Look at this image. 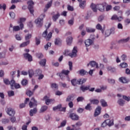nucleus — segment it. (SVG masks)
<instances>
[{
	"label": "nucleus",
	"instance_id": "f257e3e1",
	"mask_svg": "<svg viewBox=\"0 0 130 130\" xmlns=\"http://www.w3.org/2000/svg\"><path fill=\"white\" fill-rule=\"evenodd\" d=\"M29 106L30 108H34L33 109H31L29 111V115L30 116H33L34 114H36L37 113V101L35 100L34 98H31L30 101L29 103Z\"/></svg>",
	"mask_w": 130,
	"mask_h": 130
},
{
	"label": "nucleus",
	"instance_id": "f03ea898",
	"mask_svg": "<svg viewBox=\"0 0 130 130\" xmlns=\"http://www.w3.org/2000/svg\"><path fill=\"white\" fill-rule=\"evenodd\" d=\"M45 18V14H42L37 19L35 20V23L37 27H42L43 25V19Z\"/></svg>",
	"mask_w": 130,
	"mask_h": 130
},
{
	"label": "nucleus",
	"instance_id": "7ed1b4c3",
	"mask_svg": "<svg viewBox=\"0 0 130 130\" xmlns=\"http://www.w3.org/2000/svg\"><path fill=\"white\" fill-rule=\"evenodd\" d=\"M77 49V47H74L72 53H70V50H66L64 54L66 56L69 55L70 57H76V56H77V52H78V50Z\"/></svg>",
	"mask_w": 130,
	"mask_h": 130
},
{
	"label": "nucleus",
	"instance_id": "20e7f679",
	"mask_svg": "<svg viewBox=\"0 0 130 130\" xmlns=\"http://www.w3.org/2000/svg\"><path fill=\"white\" fill-rule=\"evenodd\" d=\"M43 37L46 39V41H49L50 39H51V37H52V32H50L47 35V29L45 30L42 34Z\"/></svg>",
	"mask_w": 130,
	"mask_h": 130
},
{
	"label": "nucleus",
	"instance_id": "39448f33",
	"mask_svg": "<svg viewBox=\"0 0 130 130\" xmlns=\"http://www.w3.org/2000/svg\"><path fill=\"white\" fill-rule=\"evenodd\" d=\"M10 85L11 86V88L12 90H14L15 89H19L20 88L21 86L18 83H16L15 80H11L10 83Z\"/></svg>",
	"mask_w": 130,
	"mask_h": 130
},
{
	"label": "nucleus",
	"instance_id": "423d86ee",
	"mask_svg": "<svg viewBox=\"0 0 130 130\" xmlns=\"http://www.w3.org/2000/svg\"><path fill=\"white\" fill-rule=\"evenodd\" d=\"M28 8L31 15H34V9L33 6H34V2L32 1H29L27 2Z\"/></svg>",
	"mask_w": 130,
	"mask_h": 130
},
{
	"label": "nucleus",
	"instance_id": "0eeeda50",
	"mask_svg": "<svg viewBox=\"0 0 130 130\" xmlns=\"http://www.w3.org/2000/svg\"><path fill=\"white\" fill-rule=\"evenodd\" d=\"M7 113L9 116H14L16 114V111L12 108H7Z\"/></svg>",
	"mask_w": 130,
	"mask_h": 130
},
{
	"label": "nucleus",
	"instance_id": "6e6552de",
	"mask_svg": "<svg viewBox=\"0 0 130 130\" xmlns=\"http://www.w3.org/2000/svg\"><path fill=\"white\" fill-rule=\"evenodd\" d=\"M87 67H91L94 69H98V63L96 62L95 61H90L88 64Z\"/></svg>",
	"mask_w": 130,
	"mask_h": 130
},
{
	"label": "nucleus",
	"instance_id": "1a4fd4ad",
	"mask_svg": "<svg viewBox=\"0 0 130 130\" xmlns=\"http://www.w3.org/2000/svg\"><path fill=\"white\" fill-rule=\"evenodd\" d=\"M105 6H106V4H98L97 9L99 11H100V12H105Z\"/></svg>",
	"mask_w": 130,
	"mask_h": 130
},
{
	"label": "nucleus",
	"instance_id": "9d476101",
	"mask_svg": "<svg viewBox=\"0 0 130 130\" xmlns=\"http://www.w3.org/2000/svg\"><path fill=\"white\" fill-rule=\"evenodd\" d=\"M82 121H79L75 123V124L72 125L71 126L72 127H74L75 130H80L81 128H80V126L82 125Z\"/></svg>",
	"mask_w": 130,
	"mask_h": 130
},
{
	"label": "nucleus",
	"instance_id": "9b49d317",
	"mask_svg": "<svg viewBox=\"0 0 130 130\" xmlns=\"http://www.w3.org/2000/svg\"><path fill=\"white\" fill-rule=\"evenodd\" d=\"M70 117L71 118V119H72V120H79V119H80V117H79V115L75 113L70 114Z\"/></svg>",
	"mask_w": 130,
	"mask_h": 130
},
{
	"label": "nucleus",
	"instance_id": "f8f14e48",
	"mask_svg": "<svg viewBox=\"0 0 130 130\" xmlns=\"http://www.w3.org/2000/svg\"><path fill=\"white\" fill-rule=\"evenodd\" d=\"M43 100H45L46 105H49L50 103H52V101H54L52 99H49L48 96L46 95L44 97Z\"/></svg>",
	"mask_w": 130,
	"mask_h": 130
},
{
	"label": "nucleus",
	"instance_id": "ddd939ff",
	"mask_svg": "<svg viewBox=\"0 0 130 130\" xmlns=\"http://www.w3.org/2000/svg\"><path fill=\"white\" fill-rule=\"evenodd\" d=\"M85 45L86 47H89L93 44V40L91 39H87L84 41Z\"/></svg>",
	"mask_w": 130,
	"mask_h": 130
},
{
	"label": "nucleus",
	"instance_id": "4468645a",
	"mask_svg": "<svg viewBox=\"0 0 130 130\" xmlns=\"http://www.w3.org/2000/svg\"><path fill=\"white\" fill-rule=\"evenodd\" d=\"M53 110H59L60 111H66V108L61 107V105H58L56 107H55L53 108Z\"/></svg>",
	"mask_w": 130,
	"mask_h": 130
},
{
	"label": "nucleus",
	"instance_id": "2eb2a0df",
	"mask_svg": "<svg viewBox=\"0 0 130 130\" xmlns=\"http://www.w3.org/2000/svg\"><path fill=\"white\" fill-rule=\"evenodd\" d=\"M101 113V107L98 106L94 112V116L96 117V116H98L99 114Z\"/></svg>",
	"mask_w": 130,
	"mask_h": 130
},
{
	"label": "nucleus",
	"instance_id": "dca6fc26",
	"mask_svg": "<svg viewBox=\"0 0 130 130\" xmlns=\"http://www.w3.org/2000/svg\"><path fill=\"white\" fill-rule=\"evenodd\" d=\"M25 21H26V18H21L20 19V21L18 22V24H20L19 26L21 30H23V28H24V24H23V23H24Z\"/></svg>",
	"mask_w": 130,
	"mask_h": 130
},
{
	"label": "nucleus",
	"instance_id": "f3484780",
	"mask_svg": "<svg viewBox=\"0 0 130 130\" xmlns=\"http://www.w3.org/2000/svg\"><path fill=\"white\" fill-rule=\"evenodd\" d=\"M54 13H52L53 16H52V19L54 22L56 21V20L59 18V16H60V14L58 12H56L55 14H54Z\"/></svg>",
	"mask_w": 130,
	"mask_h": 130
},
{
	"label": "nucleus",
	"instance_id": "a211bd4d",
	"mask_svg": "<svg viewBox=\"0 0 130 130\" xmlns=\"http://www.w3.org/2000/svg\"><path fill=\"white\" fill-rule=\"evenodd\" d=\"M23 56L26 59H28V61H32V56L28 53L23 54Z\"/></svg>",
	"mask_w": 130,
	"mask_h": 130
},
{
	"label": "nucleus",
	"instance_id": "6ab92c4d",
	"mask_svg": "<svg viewBox=\"0 0 130 130\" xmlns=\"http://www.w3.org/2000/svg\"><path fill=\"white\" fill-rule=\"evenodd\" d=\"M52 6V0H51L50 2H48L47 5L45 6V8L44 9V12H47V10Z\"/></svg>",
	"mask_w": 130,
	"mask_h": 130
},
{
	"label": "nucleus",
	"instance_id": "aec40b11",
	"mask_svg": "<svg viewBox=\"0 0 130 130\" xmlns=\"http://www.w3.org/2000/svg\"><path fill=\"white\" fill-rule=\"evenodd\" d=\"M62 42V41H61V39L59 38H57L55 39L54 43L55 45H61V43Z\"/></svg>",
	"mask_w": 130,
	"mask_h": 130
},
{
	"label": "nucleus",
	"instance_id": "412c9836",
	"mask_svg": "<svg viewBox=\"0 0 130 130\" xmlns=\"http://www.w3.org/2000/svg\"><path fill=\"white\" fill-rule=\"evenodd\" d=\"M119 82L123 83V84H125L128 83V80H127L125 77H121L119 78Z\"/></svg>",
	"mask_w": 130,
	"mask_h": 130
},
{
	"label": "nucleus",
	"instance_id": "4be33fe9",
	"mask_svg": "<svg viewBox=\"0 0 130 130\" xmlns=\"http://www.w3.org/2000/svg\"><path fill=\"white\" fill-rule=\"evenodd\" d=\"M66 42L68 45H71L73 42V37H69L66 39Z\"/></svg>",
	"mask_w": 130,
	"mask_h": 130
},
{
	"label": "nucleus",
	"instance_id": "5701e85b",
	"mask_svg": "<svg viewBox=\"0 0 130 130\" xmlns=\"http://www.w3.org/2000/svg\"><path fill=\"white\" fill-rule=\"evenodd\" d=\"M61 75H60V78L62 80V75H65V76H68L70 74V71L69 70H62L61 72Z\"/></svg>",
	"mask_w": 130,
	"mask_h": 130
},
{
	"label": "nucleus",
	"instance_id": "b1692460",
	"mask_svg": "<svg viewBox=\"0 0 130 130\" xmlns=\"http://www.w3.org/2000/svg\"><path fill=\"white\" fill-rule=\"evenodd\" d=\"M29 100H30V99H29V98L26 99V100L24 102V103L21 104L19 105V108H24V107H25V106H26L25 104H27V102H29Z\"/></svg>",
	"mask_w": 130,
	"mask_h": 130
},
{
	"label": "nucleus",
	"instance_id": "393cba45",
	"mask_svg": "<svg viewBox=\"0 0 130 130\" xmlns=\"http://www.w3.org/2000/svg\"><path fill=\"white\" fill-rule=\"evenodd\" d=\"M48 109V107L47 106H42L41 108L40 111L41 113H42L43 112H45L46 110Z\"/></svg>",
	"mask_w": 130,
	"mask_h": 130
},
{
	"label": "nucleus",
	"instance_id": "a878e982",
	"mask_svg": "<svg viewBox=\"0 0 130 130\" xmlns=\"http://www.w3.org/2000/svg\"><path fill=\"white\" fill-rule=\"evenodd\" d=\"M90 7L93 12L95 13L97 12V5H96L95 4L92 3L90 5Z\"/></svg>",
	"mask_w": 130,
	"mask_h": 130
},
{
	"label": "nucleus",
	"instance_id": "bb28decb",
	"mask_svg": "<svg viewBox=\"0 0 130 130\" xmlns=\"http://www.w3.org/2000/svg\"><path fill=\"white\" fill-rule=\"evenodd\" d=\"M130 38L129 37H128L126 38L121 39L119 41L120 43H125L126 42H128L129 41Z\"/></svg>",
	"mask_w": 130,
	"mask_h": 130
},
{
	"label": "nucleus",
	"instance_id": "cd10ccee",
	"mask_svg": "<svg viewBox=\"0 0 130 130\" xmlns=\"http://www.w3.org/2000/svg\"><path fill=\"white\" fill-rule=\"evenodd\" d=\"M80 89L81 91L85 92V91H87V90H89V89H90V86H85L82 85L81 86Z\"/></svg>",
	"mask_w": 130,
	"mask_h": 130
},
{
	"label": "nucleus",
	"instance_id": "c85d7f7f",
	"mask_svg": "<svg viewBox=\"0 0 130 130\" xmlns=\"http://www.w3.org/2000/svg\"><path fill=\"white\" fill-rule=\"evenodd\" d=\"M86 79L85 78H81L80 79L78 80V85H82L83 84H84V83H86Z\"/></svg>",
	"mask_w": 130,
	"mask_h": 130
},
{
	"label": "nucleus",
	"instance_id": "c756f323",
	"mask_svg": "<svg viewBox=\"0 0 130 130\" xmlns=\"http://www.w3.org/2000/svg\"><path fill=\"white\" fill-rule=\"evenodd\" d=\"M106 122H107V124L109 126H111L112 125H113V120H110V119H107L105 120Z\"/></svg>",
	"mask_w": 130,
	"mask_h": 130
},
{
	"label": "nucleus",
	"instance_id": "7c9ffc66",
	"mask_svg": "<svg viewBox=\"0 0 130 130\" xmlns=\"http://www.w3.org/2000/svg\"><path fill=\"white\" fill-rule=\"evenodd\" d=\"M30 44V41H27L25 42H24L20 45V47H25V46H27V45H28V44Z\"/></svg>",
	"mask_w": 130,
	"mask_h": 130
},
{
	"label": "nucleus",
	"instance_id": "2f4dec72",
	"mask_svg": "<svg viewBox=\"0 0 130 130\" xmlns=\"http://www.w3.org/2000/svg\"><path fill=\"white\" fill-rule=\"evenodd\" d=\"M90 101L91 104H94L95 105H97V104L99 103V101L96 99L90 100Z\"/></svg>",
	"mask_w": 130,
	"mask_h": 130
},
{
	"label": "nucleus",
	"instance_id": "473e14b6",
	"mask_svg": "<svg viewBox=\"0 0 130 130\" xmlns=\"http://www.w3.org/2000/svg\"><path fill=\"white\" fill-rule=\"evenodd\" d=\"M13 29L14 32H17L18 31H20V30H22L21 29V26H19L18 25L13 26Z\"/></svg>",
	"mask_w": 130,
	"mask_h": 130
},
{
	"label": "nucleus",
	"instance_id": "72a5a7b5",
	"mask_svg": "<svg viewBox=\"0 0 130 130\" xmlns=\"http://www.w3.org/2000/svg\"><path fill=\"white\" fill-rule=\"evenodd\" d=\"M28 75H29V78H32L33 76H34V75L35 76V72H34L33 70H29L28 71Z\"/></svg>",
	"mask_w": 130,
	"mask_h": 130
},
{
	"label": "nucleus",
	"instance_id": "f704fd0d",
	"mask_svg": "<svg viewBox=\"0 0 130 130\" xmlns=\"http://www.w3.org/2000/svg\"><path fill=\"white\" fill-rule=\"evenodd\" d=\"M40 66H42V67H45V64H46V59H42L40 61Z\"/></svg>",
	"mask_w": 130,
	"mask_h": 130
},
{
	"label": "nucleus",
	"instance_id": "c9c22d12",
	"mask_svg": "<svg viewBox=\"0 0 130 130\" xmlns=\"http://www.w3.org/2000/svg\"><path fill=\"white\" fill-rule=\"evenodd\" d=\"M73 100H74V97L73 95L68 96L66 99L67 102H72Z\"/></svg>",
	"mask_w": 130,
	"mask_h": 130
},
{
	"label": "nucleus",
	"instance_id": "e433bc0d",
	"mask_svg": "<svg viewBox=\"0 0 130 130\" xmlns=\"http://www.w3.org/2000/svg\"><path fill=\"white\" fill-rule=\"evenodd\" d=\"M105 7L106 12H109V11H111V10H112V6L111 5H107Z\"/></svg>",
	"mask_w": 130,
	"mask_h": 130
},
{
	"label": "nucleus",
	"instance_id": "4c0bfd02",
	"mask_svg": "<svg viewBox=\"0 0 130 130\" xmlns=\"http://www.w3.org/2000/svg\"><path fill=\"white\" fill-rule=\"evenodd\" d=\"M51 87L55 90H57L58 89V85L56 83H52L51 84Z\"/></svg>",
	"mask_w": 130,
	"mask_h": 130
},
{
	"label": "nucleus",
	"instance_id": "58836bf2",
	"mask_svg": "<svg viewBox=\"0 0 130 130\" xmlns=\"http://www.w3.org/2000/svg\"><path fill=\"white\" fill-rule=\"evenodd\" d=\"M80 8L81 9H84L86 7V1H83L80 3L79 4Z\"/></svg>",
	"mask_w": 130,
	"mask_h": 130
},
{
	"label": "nucleus",
	"instance_id": "ea45409f",
	"mask_svg": "<svg viewBox=\"0 0 130 130\" xmlns=\"http://www.w3.org/2000/svg\"><path fill=\"white\" fill-rule=\"evenodd\" d=\"M101 103L102 106H103V107H106L107 106V103L104 100H101Z\"/></svg>",
	"mask_w": 130,
	"mask_h": 130
},
{
	"label": "nucleus",
	"instance_id": "a19ab883",
	"mask_svg": "<svg viewBox=\"0 0 130 130\" xmlns=\"http://www.w3.org/2000/svg\"><path fill=\"white\" fill-rule=\"evenodd\" d=\"M86 30L88 33H92L95 31V28L90 27H86Z\"/></svg>",
	"mask_w": 130,
	"mask_h": 130
},
{
	"label": "nucleus",
	"instance_id": "79ce46f5",
	"mask_svg": "<svg viewBox=\"0 0 130 130\" xmlns=\"http://www.w3.org/2000/svg\"><path fill=\"white\" fill-rule=\"evenodd\" d=\"M71 83L73 85V86H76V85L79 84L78 80H77V79H76L71 80Z\"/></svg>",
	"mask_w": 130,
	"mask_h": 130
},
{
	"label": "nucleus",
	"instance_id": "37998d69",
	"mask_svg": "<svg viewBox=\"0 0 130 130\" xmlns=\"http://www.w3.org/2000/svg\"><path fill=\"white\" fill-rule=\"evenodd\" d=\"M85 109H86V110L91 111V110H92V107L91 106V104H88L85 107Z\"/></svg>",
	"mask_w": 130,
	"mask_h": 130
},
{
	"label": "nucleus",
	"instance_id": "c03bdc74",
	"mask_svg": "<svg viewBox=\"0 0 130 130\" xmlns=\"http://www.w3.org/2000/svg\"><path fill=\"white\" fill-rule=\"evenodd\" d=\"M31 38H32V35L31 34H27L25 37L26 41H30L29 39H31Z\"/></svg>",
	"mask_w": 130,
	"mask_h": 130
},
{
	"label": "nucleus",
	"instance_id": "a18cd8bd",
	"mask_svg": "<svg viewBox=\"0 0 130 130\" xmlns=\"http://www.w3.org/2000/svg\"><path fill=\"white\" fill-rule=\"evenodd\" d=\"M79 73L81 76H84V75H86L87 74V71L84 70V69L80 70L79 71Z\"/></svg>",
	"mask_w": 130,
	"mask_h": 130
},
{
	"label": "nucleus",
	"instance_id": "49530a36",
	"mask_svg": "<svg viewBox=\"0 0 130 130\" xmlns=\"http://www.w3.org/2000/svg\"><path fill=\"white\" fill-rule=\"evenodd\" d=\"M42 74V71L40 69H38L35 71V76H37L39 75H41Z\"/></svg>",
	"mask_w": 130,
	"mask_h": 130
},
{
	"label": "nucleus",
	"instance_id": "de8ad7c7",
	"mask_svg": "<svg viewBox=\"0 0 130 130\" xmlns=\"http://www.w3.org/2000/svg\"><path fill=\"white\" fill-rule=\"evenodd\" d=\"M15 38L16 40H18V41H21V40L23 39V38L19 34H16L15 35Z\"/></svg>",
	"mask_w": 130,
	"mask_h": 130
},
{
	"label": "nucleus",
	"instance_id": "09e8293b",
	"mask_svg": "<svg viewBox=\"0 0 130 130\" xmlns=\"http://www.w3.org/2000/svg\"><path fill=\"white\" fill-rule=\"evenodd\" d=\"M8 96L9 97H12L15 95V92L13 90H9L8 91Z\"/></svg>",
	"mask_w": 130,
	"mask_h": 130
},
{
	"label": "nucleus",
	"instance_id": "8fccbe9b",
	"mask_svg": "<svg viewBox=\"0 0 130 130\" xmlns=\"http://www.w3.org/2000/svg\"><path fill=\"white\" fill-rule=\"evenodd\" d=\"M124 101L121 99H120L118 101V104L120 105V106H123V105H124Z\"/></svg>",
	"mask_w": 130,
	"mask_h": 130
},
{
	"label": "nucleus",
	"instance_id": "3c124183",
	"mask_svg": "<svg viewBox=\"0 0 130 130\" xmlns=\"http://www.w3.org/2000/svg\"><path fill=\"white\" fill-rule=\"evenodd\" d=\"M108 82L109 84H111L112 85H114V84H115V80H114V79H108Z\"/></svg>",
	"mask_w": 130,
	"mask_h": 130
},
{
	"label": "nucleus",
	"instance_id": "603ef678",
	"mask_svg": "<svg viewBox=\"0 0 130 130\" xmlns=\"http://www.w3.org/2000/svg\"><path fill=\"white\" fill-rule=\"evenodd\" d=\"M2 9H3L4 11H6V9H7V5L6 4H3V5L0 4V10H2Z\"/></svg>",
	"mask_w": 130,
	"mask_h": 130
},
{
	"label": "nucleus",
	"instance_id": "864d4df0",
	"mask_svg": "<svg viewBox=\"0 0 130 130\" xmlns=\"http://www.w3.org/2000/svg\"><path fill=\"white\" fill-rule=\"evenodd\" d=\"M28 84V80L27 79H23L21 81V84L22 86H26Z\"/></svg>",
	"mask_w": 130,
	"mask_h": 130
},
{
	"label": "nucleus",
	"instance_id": "5fc2aeb1",
	"mask_svg": "<svg viewBox=\"0 0 130 130\" xmlns=\"http://www.w3.org/2000/svg\"><path fill=\"white\" fill-rule=\"evenodd\" d=\"M2 121L3 124H7V123H9L10 120L9 119H3Z\"/></svg>",
	"mask_w": 130,
	"mask_h": 130
},
{
	"label": "nucleus",
	"instance_id": "6e6d98bb",
	"mask_svg": "<svg viewBox=\"0 0 130 130\" xmlns=\"http://www.w3.org/2000/svg\"><path fill=\"white\" fill-rule=\"evenodd\" d=\"M45 119L47 122L50 121L51 119V117L49 115H47L45 117Z\"/></svg>",
	"mask_w": 130,
	"mask_h": 130
},
{
	"label": "nucleus",
	"instance_id": "4d7b16f0",
	"mask_svg": "<svg viewBox=\"0 0 130 130\" xmlns=\"http://www.w3.org/2000/svg\"><path fill=\"white\" fill-rule=\"evenodd\" d=\"M68 24L69 26H73L74 25V19L72 18L68 21Z\"/></svg>",
	"mask_w": 130,
	"mask_h": 130
},
{
	"label": "nucleus",
	"instance_id": "13d9d810",
	"mask_svg": "<svg viewBox=\"0 0 130 130\" xmlns=\"http://www.w3.org/2000/svg\"><path fill=\"white\" fill-rule=\"evenodd\" d=\"M9 64V62L7 61H0V66H7Z\"/></svg>",
	"mask_w": 130,
	"mask_h": 130
},
{
	"label": "nucleus",
	"instance_id": "bf43d9fd",
	"mask_svg": "<svg viewBox=\"0 0 130 130\" xmlns=\"http://www.w3.org/2000/svg\"><path fill=\"white\" fill-rule=\"evenodd\" d=\"M7 130H16V127L14 126L9 125L7 126Z\"/></svg>",
	"mask_w": 130,
	"mask_h": 130
},
{
	"label": "nucleus",
	"instance_id": "052dcab7",
	"mask_svg": "<svg viewBox=\"0 0 130 130\" xmlns=\"http://www.w3.org/2000/svg\"><path fill=\"white\" fill-rule=\"evenodd\" d=\"M120 67H121V68H123V69L127 68V63H126L125 62H123V63H121L120 64Z\"/></svg>",
	"mask_w": 130,
	"mask_h": 130
},
{
	"label": "nucleus",
	"instance_id": "680f3d73",
	"mask_svg": "<svg viewBox=\"0 0 130 130\" xmlns=\"http://www.w3.org/2000/svg\"><path fill=\"white\" fill-rule=\"evenodd\" d=\"M4 83H5L6 85H10V83H11V82L9 81V79L7 78H5L4 79Z\"/></svg>",
	"mask_w": 130,
	"mask_h": 130
},
{
	"label": "nucleus",
	"instance_id": "e2e57ef3",
	"mask_svg": "<svg viewBox=\"0 0 130 130\" xmlns=\"http://www.w3.org/2000/svg\"><path fill=\"white\" fill-rule=\"evenodd\" d=\"M111 34V31L110 30L108 29L107 30H106L105 31V36L106 37H108V36H109Z\"/></svg>",
	"mask_w": 130,
	"mask_h": 130
},
{
	"label": "nucleus",
	"instance_id": "0e129e2a",
	"mask_svg": "<svg viewBox=\"0 0 130 130\" xmlns=\"http://www.w3.org/2000/svg\"><path fill=\"white\" fill-rule=\"evenodd\" d=\"M9 15L11 18H12V19H15V17H16V15L15 14V13L13 12H10Z\"/></svg>",
	"mask_w": 130,
	"mask_h": 130
},
{
	"label": "nucleus",
	"instance_id": "69168bd1",
	"mask_svg": "<svg viewBox=\"0 0 130 130\" xmlns=\"http://www.w3.org/2000/svg\"><path fill=\"white\" fill-rule=\"evenodd\" d=\"M96 29L98 30H102V26L101 24H100V23H99L96 25Z\"/></svg>",
	"mask_w": 130,
	"mask_h": 130
},
{
	"label": "nucleus",
	"instance_id": "338daca9",
	"mask_svg": "<svg viewBox=\"0 0 130 130\" xmlns=\"http://www.w3.org/2000/svg\"><path fill=\"white\" fill-rule=\"evenodd\" d=\"M26 95H27V96H29V97H30V96H32V95H33V92L31 91V90L27 91Z\"/></svg>",
	"mask_w": 130,
	"mask_h": 130
},
{
	"label": "nucleus",
	"instance_id": "774afa93",
	"mask_svg": "<svg viewBox=\"0 0 130 130\" xmlns=\"http://www.w3.org/2000/svg\"><path fill=\"white\" fill-rule=\"evenodd\" d=\"M123 99H124L126 101H130V97L129 96H126V95H123Z\"/></svg>",
	"mask_w": 130,
	"mask_h": 130
}]
</instances>
